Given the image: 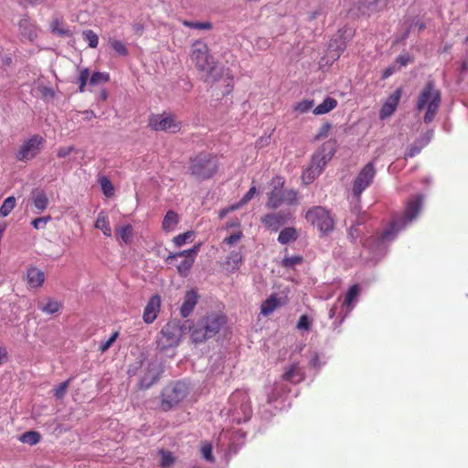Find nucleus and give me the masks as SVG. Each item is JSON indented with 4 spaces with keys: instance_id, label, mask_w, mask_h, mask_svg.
Listing matches in <instances>:
<instances>
[{
    "instance_id": "obj_1",
    "label": "nucleus",
    "mask_w": 468,
    "mask_h": 468,
    "mask_svg": "<svg viewBox=\"0 0 468 468\" xmlns=\"http://www.w3.org/2000/svg\"><path fill=\"white\" fill-rule=\"evenodd\" d=\"M423 203V196L412 197L406 205V209L401 216L393 218L389 226L381 235L368 239L364 247L373 254L374 260H378L386 252L387 244L392 241L399 231L413 221L420 214Z\"/></svg>"
},
{
    "instance_id": "obj_2",
    "label": "nucleus",
    "mask_w": 468,
    "mask_h": 468,
    "mask_svg": "<svg viewBox=\"0 0 468 468\" xmlns=\"http://www.w3.org/2000/svg\"><path fill=\"white\" fill-rule=\"evenodd\" d=\"M190 59L197 70L206 73L205 81L207 83L217 81L223 75V69L216 65L207 45L201 40L192 44Z\"/></svg>"
},
{
    "instance_id": "obj_3",
    "label": "nucleus",
    "mask_w": 468,
    "mask_h": 468,
    "mask_svg": "<svg viewBox=\"0 0 468 468\" xmlns=\"http://www.w3.org/2000/svg\"><path fill=\"white\" fill-rule=\"evenodd\" d=\"M441 102V94L433 80H429L420 91L415 108L418 112H425L423 121L431 122L438 113Z\"/></svg>"
},
{
    "instance_id": "obj_4",
    "label": "nucleus",
    "mask_w": 468,
    "mask_h": 468,
    "mask_svg": "<svg viewBox=\"0 0 468 468\" xmlns=\"http://www.w3.org/2000/svg\"><path fill=\"white\" fill-rule=\"evenodd\" d=\"M251 412L249 395L245 391L237 390L231 394L228 407L221 413L229 418L230 421L239 424L248 421Z\"/></svg>"
},
{
    "instance_id": "obj_5",
    "label": "nucleus",
    "mask_w": 468,
    "mask_h": 468,
    "mask_svg": "<svg viewBox=\"0 0 468 468\" xmlns=\"http://www.w3.org/2000/svg\"><path fill=\"white\" fill-rule=\"evenodd\" d=\"M226 324V317L212 313L201 318L191 329V339L194 343H202L215 336Z\"/></svg>"
},
{
    "instance_id": "obj_6",
    "label": "nucleus",
    "mask_w": 468,
    "mask_h": 468,
    "mask_svg": "<svg viewBox=\"0 0 468 468\" xmlns=\"http://www.w3.org/2000/svg\"><path fill=\"white\" fill-rule=\"evenodd\" d=\"M335 153V143L326 142L313 155L310 166L303 172L302 178L305 184L313 182L323 171Z\"/></svg>"
},
{
    "instance_id": "obj_7",
    "label": "nucleus",
    "mask_w": 468,
    "mask_h": 468,
    "mask_svg": "<svg viewBox=\"0 0 468 468\" xmlns=\"http://www.w3.org/2000/svg\"><path fill=\"white\" fill-rule=\"evenodd\" d=\"M376 167L373 162L365 165L354 178L351 187V203L355 207H358L361 201L362 193L368 188L376 176Z\"/></svg>"
},
{
    "instance_id": "obj_8",
    "label": "nucleus",
    "mask_w": 468,
    "mask_h": 468,
    "mask_svg": "<svg viewBox=\"0 0 468 468\" xmlns=\"http://www.w3.org/2000/svg\"><path fill=\"white\" fill-rule=\"evenodd\" d=\"M189 170L198 179L211 177L218 170L217 158L211 154L202 153L191 159Z\"/></svg>"
},
{
    "instance_id": "obj_9",
    "label": "nucleus",
    "mask_w": 468,
    "mask_h": 468,
    "mask_svg": "<svg viewBox=\"0 0 468 468\" xmlns=\"http://www.w3.org/2000/svg\"><path fill=\"white\" fill-rule=\"evenodd\" d=\"M186 327L181 325L177 321L168 322L158 334L156 338L157 347L160 350H165L170 347L176 346L183 335Z\"/></svg>"
},
{
    "instance_id": "obj_10",
    "label": "nucleus",
    "mask_w": 468,
    "mask_h": 468,
    "mask_svg": "<svg viewBox=\"0 0 468 468\" xmlns=\"http://www.w3.org/2000/svg\"><path fill=\"white\" fill-rule=\"evenodd\" d=\"M187 395V387L185 383L177 382L165 387L162 393L161 407L164 410H169Z\"/></svg>"
},
{
    "instance_id": "obj_11",
    "label": "nucleus",
    "mask_w": 468,
    "mask_h": 468,
    "mask_svg": "<svg viewBox=\"0 0 468 468\" xmlns=\"http://www.w3.org/2000/svg\"><path fill=\"white\" fill-rule=\"evenodd\" d=\"M308 222L316 227L321 232L327 233L334 228V219L328 210L315 207L308 210L305 216Z\"/></svg>"
},
{
    "instance_id": "obj_12",
    "label": "nucleus",
    "mask_w": 468,
    "mask_h": 468,
    "mask_svg": "<svg viewBox=\"0 0 468 468\" xmlns=\"http://www.w3.org/2000/svg\"><path fill=\"white\" fill-rule=\"evenodd\" d=\"M149 125L154 131L177 133L181 129V122L173 114H155L151 116Z\"/></svg>"
},
{
    "instance_id": "obj_13",
    "label": "nucleus",
    "mask_w": 468,
    "mask_h": 468,
    "mask_svg": "<svg viewBox=\"0 0 468 468\" xmlns=\"http://www.w3.org/2000/svg\"><path fill=\"white\" fill-rule=\"evenodd\" d=\"M44 138L40 135H33L28 140L25 141L16 154V157L19 161L27 162L36 157L43 144Z\"/></svg>"
},
{
    "instance_id": "obj_14",
    "label": "nucleus",
    "mask_w": 468,
    "mask_h": 468,
    "mask_svg": "<svg viewBox=\"0 0 468 468\" xmlns=\"http://www.w3.org/2000/svg\"><path fill=\"white\" fill-rule=\"evenodd\" d=\"M199 247H200L199 245H195L192 249L184 250L179 253L171 254L167 257L166 261H168L176 257H184V259L178 264L177 270L181 275L186 276V274L188 273L189 270L191 269V267L194 263L195 256L197 254V252L199 250Z\"/></svg>"
},
{
    "instance_id": "obj_15",
    "label": "nucleus",
    "mask_w": 468,
    "mask_h": 468,
    "mask_svg": "<svg viewBox=\"0 0 468 468\" xmlns=\"http://www.w3.org/2000/svg\"><path fill=\"white\" fill-rule=\"evenodd\" d=\"M273 182L277 186H275L274 188L269 193L266 207L275 209L284 204V197H282L283 190L278 187L279 186H282L283 181L281 177H276L273 179Z\"/></svg>"
},
{
    "instance_id": "obj_16",
    "label": "nucleus",
    "mask_w": 468,
    "mask_h": 468,
    "mask_svg": "<svg viewBox=\"0 0 468 468\" xmlns=\"http://www.w3.org/2000/svg\"><path fill=\"white\" fill-rule=\"evenodd\" d=\"M161 306V297L158 294L153 295L148 301L144 311V321L146 324L153 323L160 311Z\"/></svg>"
},
{
    "instance_id": "obj_17",
    "label": "nucleus",
    "mask_w": 468,
    "mask_h": 468,
    "mask_svg": "<svg viewBox=\"0 0 468 468\" xmlns=\"http://www.w3.org/2000/svg\"><path fill=\"white\" fill-rule=\"evenodd\" d=\"M288 214L282 212L269 213L261 218V222L268 229L277 231L288 221Z\"/></svg>"
},
{
    "instance_id": "obj_18",
    "label": "nucleus",
    "mask_w": 468,
    "mask_h": 468,
    "mask_svg": "<svg viewBox=\"0 0 468 468\" xmlns=\"http://www.w3.org/2000/svg\"><path fill=\"white\" fill-rule=\"evenodd\" d=\"M400 97L401 91L400 90H397L387 99L379 112V117L381 120H384L393 114L399 104Z\"/></svg>"
},
{
    "instance_id": "obj_19",
    "label": "nucleus",
    "mask_w": 468,
    "mask_h": 468,
    "mask_svg": "<svg viewBox=\"0 0 468 468\" xmlns=\"http://www.w3.org/2000/svg\"><path fill=\"white\" fill-rule=\"evenodd\" d=\"M304 378V373L299 367L298 363H293L285 368L282 375V379L292 384H297L303 381Z\"/></svg>"
},
{
    "instance_id": "obj_20",
    "label": "nucleus",
    "mask_w": 468,
    "mask_h": 468,
    "mask_svg": "<svg viewBox=\"0 0 468 468\" xmlns=\"http://www.w3.org/2000/svg\"><path fill=\"white\" fill-rule=\"evenodd\" d=\"M198 295L196 291H187L185 294L183 303L180 308V314L183 317H187L193 312L197 303Z\"/></svg>"
},
{
    "instance_id": "obj_21",
    "label": "nucleus",
    "mask_w": 468,
    "mask_h": 468,
    "mask_svg": "<svg viewBox=\"0 0 468 468\" xmlns=\"http://www.w3.org/2000/svg\"><path fill=\"white\" fill-rule=\"evenodd\" d=\"M61 307V302L51 297H47L37 303V308L46 314H55L59 312Z\"/></svg>"
},
{
    "instance_id": "obj_22",
    "label": "nucleus",
    "mask_w": 468,
    "mask_h": 468,
    "mask_svg": "<svg viewBox=\"0 0 468 468\" xmlns=\"http://www.w3.org/2000/svg\"><path fill=\"white\" fill-rule=\"evenodd\" d=\"M31 200L38 213L43 212L49 203V199L46 192L38 188H36L31 192Z\"/></svg>"
},
{
    "instance_id": "obj_23",
    "label": "nucleus",
    "mask_w": 468,
    "mask_h": 468,
    "mask_svg": "<svg viewBox=\"0 0 468 468\" xmlns=\"http://www.w3.org/2000/svg\"><path fill=\"white\" fill-rule=\"evenodd\" d=\"M27 281L30 287L38 288L45 282V273L36 267H31L27 270Z\"/></svg>"
},
{
    "instance_id": "obj_24",
    "label": "nucleus",
    "mask_w": 468,
    "mask_h": 468,
    "mask_svg": "<svg viewBox=\"0 0 468 468\" xmlns=\"http://www.w3.org/2000/svg\"><path fill=\"white\" fill-rule=\"evenodd\" d=\"M94 227L95 229H100L105 237H112V231L110 225L109 217L105 211H101L98 214Z\"/></svg>"
},
{
    "instance_id": "obj_25",
    "label": "nucleus",
    "mask_w": 468,
    "mask_h": 468,
    "mask_svg": "<svg viewBox=\"0 0 468 468\" xmlns=\"http://www.w3.org/2000/svg\"><path fill=\"white\" fill-rule=\"evenodd\" d=\"M117 240L124 244H130L133 237V228L131 224L118 226L115 229Z\"/></svg>"
},
{
    "instance_id": "obj_26",
    "label": "nucleus",
    "mask_w": 468,
    "mask_h": 468,
    "mask_svg": "<svg viewBox=\"0 0 468 468\" xmlns=\"http://www.w3.org/2000/svg\"><path fill=\"white\" fill-rule=\"evenodd\" d=\"M432 136V132H428L425 133L423 137L417 140L408 150L406 156L407 157H413L416 154H418L421 149L429 144L431 141V138Z\"/></svg>"
},
{
    "instance_id": "obj_27",
    "label": "nucleus",
    "mask_w": 468,
    "mask_h": 468,
    "mask_svg": "<svg viewBox=\"0 0 468 468\" xmlns=\"http://www.w3.org/2000/svg\"><path fill=\"white\" fill-rule=\"evenodd\" d=\"M281 304L282 303L277 296L275 294H271L261 303V313L264 316L270 315L274 312V310L281 306Z\"/></svg>"
},
{
    "instance_id": "obj_28",
    "label": "nucleus",
    "mask_w": 468,
    "mask_h": 468,
    "mask_svg": "<svg viewBox=\"0 0 468 468\" xmlns=\"http://www.w3.org/2000/svg\"><path fill=\"white\" fill-rule=\"evenodd\" d=\"M337 105V101L335 99L327 97L322 103H320L317 107L313 110V112L315 115H322L329 112L333 109H335Z\"/></svg>"
},
{
    "instance_id": "obj_29",
    "label": "nucleus",
    "mask_w": 468,
    "mask_h": 468,
    "mask_svg": "<svg viewBox=\"0 0 468 468\" xmlns=\"http://www.w3.org/2000/svg\"><path fill=\"white\" fill-rule=\"evenodd\" d=\"M177 223L178 215L175 211L169 210L164 218L162 227L165 231L169 232L175 229Z\"/></svg>"
},
{
    "instance_id": "obj_30",
    "label": "nucleus",
    "mask_w": 468,
    "mask_h": 468,
    "mask_svg": "<svg viewBox=\"0 0 468 468\" xmlns=\"http://www.w3.org/2000/svg\"><path fill=\"white\" fill-rule=\"evenodd\" d=\"M19 28L22 36L28 38L30 41L37 37V29L31 25L28 20L23 19L19 22Z\"/></svg>"
},
{
    "instance_id": "obj_31",
    "label": "nucleus",
    "mask_w": 468,
    "mask_h": 468,
    "mask_svg": "<svg viewBox=\"0 0 468 468\" xmlns=\"http://www.w3.org/2000/svg\"><path fill=\"white\" fill-rule=\"evenodd\" d=\"M297 239V231L294 228H284L279 234L278 241L281 244H287Z\"/></svg>"
},
{
    "instance_id": "obj_32",
    "label": "nucleus",
    "mask_w": 468,
    "mask_h": 468,
    "mask_svg": "<svg viewBox=\"0 0 468 468\" xmlns=\"http://www.w3.org/2000/svg\"><path fill=\"white\" fill-rule=\"evenodd\" d=\"M158 379V370L153 367L149 372L141 379L140 387L142 388H148Z\"/></svg>"
},
{
    "instance_id": "obj_33",
    "label": "nucleus",
    "mask_w": 468,
    "mask_h": 468,
    "mask_svg": "<svg viewBox=\"0 0 468 468\" xmlns=\"http://www.w3.org/2000/svg\"><path fill=\"white\" fill-rule=\"evenodd\" d=\"M50 30L60 37H69L70 35V31L63 27L62 22L58 18H54L51 21Z\"/></svg>"
},
{
    "instance_id": "obj_34",
    "label": "nucleus",
    "mask_w": 468,
    "mask_h": 468,
    "mask_svg": "<svg viewBox=\"0 0 468 468\" xmlns=\"http://www.w3.org/2000/svg\"><path fill=\"white\" fill-rule=\"evenodd\" d=\"M159 455L161 457L160 466L162 468H170L176 463V457L172 452L165 450L159 451Z\"/></svg>"
},
{
    "instance_id": "obj_35",
    "label": "nucleus",
    "mask_w": 468,
    "mask_h": 468,
    "mask_svg": "<svg viewBox=\"0 0 468 468\" xmlns=\"http://www.w3.org/2000/svg\"><path fill=\"white\" fill-rule=\"evenodd\" d=\"M16 204V200L14 197H8L7 198H5L0 207V217L1 218L7 217L11 213V211L15 208Z\"/></svg>"
},
{
    "instance_id": "obj_36",
    "label": "nucleus",
    "mask_w": 468,
    "mask_h": 468,
    "mask_svg": "<svg viewBox=\"0 0 468 468\" xmlns=\"http://www.w3.org/2000/svg\"><path fill=\"white\" fill-rule=\"evenodd\" d=\"M256 192H257L256 187H255V186H251V187L250 188V190H249V191H248V192L243 196V197L240 199V201L239 202V204H238V205H236V206H232V207H231L230 208H229V209L222 210V211L220 212V217H221V218H222V217H224V215H226V214H227V212H228L229 210H234V209L238 208L239 207H240L241 205H244V204H246L247 202H249V201H250V199H252V197L255 196Z\"/></svg>"
},
{
    "instance_id": "obj_37",
    "label": "nucleus",
    "mask_w": 468,
    "mask_h": 468,
    "mask_svg": "<svg viewBox=\"0 0 468 468\" xmlns=\"http://www.w3.org/2000/svg\"><path fill=\"white\" fill-rule=\"evenodd\" d=\"M19 440L23 443H27L29 445H36L40 441V435L37 431H26L20 436Z\"/></svg>"
},
{
    "instance_id": "obj_38",
    "label": "nucleus",
    "mask_w": 468,
    "mask_h": 468,
    "mask_svg": "<svg viewBox=\"0 0 468 468\" xmlns=\"http://www.w3.org/2000/svg\"><path fill=\"white\" fill-rule=\"evenodd\" d=\"M242 262V256L239 252H231L228 258L226 263L230 266L232 271H237Z\"/></svg>"
},
{
    "instance_id": "obj_39",
    "label": "nucleus",
    "mask_w": 468,
    "mask_h": 468,
    "mask_svg": "<svg viewBox=\"0 0 468 468\" xmlns=\"http://www.w3.org/2000/svg\"><path fill=\"white\" fill-rule=\"evenodd\" d=\"M200 452L202 455V458L208 462L213 463L214 462V456L212 454V446L209 442L205 441L201 444Z\"/></svg>"
},
{
    "instance_id": "obj_40",
    "label": "nucleus",
    "mask_w": 468,
    "mask_h": 468,
    "mask_svg": "<svg viewBox=\"0 0 468 468\" xmlns=\"http://www.w3.org/2000/svg\"><path fill=\"white\" fill-rule=\"evenodd\" d=\"M193 237H194L193 231H186L183 234H179V235L176 236L173 239V242L175 243V245L176 247H181L184 244H186V242L192 240Z\"/></svg>"
},
{
    "instance_id": "obj_41",
    "label": "nucleus",
    "mask_w": 468,
    "mask_h": 468,
    "mask_svg": "<svg viewBox=\"0 0 468 468\" xmlns=\"http://www.w3.org/2000/svg\"><path fill=\"white\" fill-rule=\"evenodd\" d=\"M314 107L313 100H303L296 103L293 107L294 111L299 113H305Z\"/></svg>"
},
{
    "instance_id": "obj_42",
    "label": "nucleus",
    "mask_w": 468,
    "mask_h": 468,
    "mask_svg": "<svg viewBox=\"0 0 468 468\" xmlns=\"http://www.w3.org/2000/svg\"><path fill=\"white\" fill-rule=\"evenodd\" d=\"M359 293V286L357 284L353 285L347 292L344 304L349 306L357 298Z\"/></svg>"
},
{
    "instance_id": "obj_43",
    "label": "nucleus",
    "mask_w": 468,
    "mask_h": 468,
    "mask_svg": "<svg viewBox=\"0 0 468 468\" xmlns=\"http://www.w3.org/2000/svg\"><path fill=\"white\" fill-rule=\"evenodd\" d=\"M182 23L186 27L200 29V30H207L212 27V25L209 22H191V21L184 20Z\"/></svg>"
},
{
    "instance_id": "obj_44",
    "label": "nucleus",
    "mask_w": 468,
    "mask_h": 468,
    "mask_svg": "<svg viewBox=\"0 0 468 468\" xmlns=\"http://www.w3.org/2000/svg\"><path fill=\"white\" fill-rule=\"evenodd\" d=\"M109 80V74L103 72H94L90 78V84L92 86L98 85Z\"/></svg>"
},
{
    "instance_id": "obj_45",
    "label": "nucleus",
    "mask_w": 468,
    "mask_h": 468,
    "mask_svg": "<svg viewBox=\"0 0 468 468\" xmlns=\"http://www.w3.org/2000/svg\"><path fill=\"white\" fill-rule=\"evenodd\" d=\"M282 197H284V204L293 205L297 203L298 193L293 189L283 190Z\"/></svg>"
},
{
    "instance_id": "obj_46",
    "label": "nucleus",
    "mask_w": 468,
    "mask_h": 468,
    "mask_svg": "<svg viewBox=\"0 0 468 468\" xmlns=\"http://www.w3.org/2000/svg\"><path fill=\"white\" fill-rule=\"evenodd\" d=\"M100 185L103 194L107 197H111L113 194V186L112 182L105 176L100 179Z\"/></svg>"
},
{
    "instance_id": "obj_47",
    "label": "nucleus",
    "mask_w": 468,
    "mask_h": 468,
    "mask_svg": "<svg viewBox=\"0 0 468 468\" xmlns=\"http://www.w3.org/2000/svg\"><path fill=\"white\" fill-rule=\"evenodd\" d=\"M83 37L88 41L89 47L96 48L99 44V37L92 30L83 31Z\"/></svg>"
},
{
    "instance_id": "obj_48",
    "label": "nucleus",
    "mask_w": 468,
    "mask_h": 468,
    "mask_svg": "<svg viewBox=\"0 0 468 468\" xmlns=\"http://www.w3.org/2000/svg\"><path fill=\"white\" fill-rule=\"evenodd\" d=\"M111 47L112 49L117 52L119 55L125 56L127 54V48L125 45L117 39H112L110 41Z\"/></svg>"
},
{
    "instance_id": "obj_49",
    "label": "nucleus",
    "mask_w": 468,
    "mask_h": 468,
    "mask_svg": "<svg viewBox=\"0 0 468 468\" xmlns=\"http://www.w3.org/2000/svg\"><path fill=\"white\" fill-rule=\"evenodd\" d=\"M69 382H70V379H68V380L60 383L56 388H54V396L57 399H62L65 396L67 389L69 386Z\"/></svg>"
},
{
    "instance_id": "obj_50",
    "label": "nucleus",
    "mask_w": 468,
    "mask_h": 468,
    "mask_svg": "<svg viewBox=\"0 0 468 468\" xmlns=\"http://www.w3.org/2000/svg\"><path fill=\"white\" fill-rule=\"evenodd\" d=\"M89 76H90V72H89L88 69H84L80 71L79 79H78L79 90L80 92L84 91V88L87 84Z\"/></svg>"
},
{
    "instance_id": "obj_51",
    "label": "nucleus",
    "mask_w": 468,
    "mask_h": 468,
    "mask_svg": "<svg viewBox=\"0 0 468 468\" xmlns=\"http://www.w3.org/2000/svg\"><path fill=\"white\" fill-rule=\"evenodd\" d=\"M50 220H51L50 216L41 217V218H35L34 220H32L31 225L36 229H44L46 227L47 223H48Z\"/></svg>"
},
{
    "instance_id": "obj_52",
    "label": "nucleus",
    "mask_w": 468,
    "mask_h": 468,
    "mask_svg": "<svg viewBox=\"0 0 468 468\" xmlns=\"http://www.w3.org/2000/svg\"><path fill=\"white\" fill-rule=\"evenodd\" d=\"M303 261V258L301 256H292V257H285L282 260V266L286 268H292Z\"/></svg>"
},
{
    "instance_id": "obj_53",
    "label": "nucleus",
    "mask_w": 468,
    "mask_h": 468,
    "mask_svg": "<svg viewBox=\"0 0 468 468\" xmlns=\"http://www.w3.org/2000/svg\"><path fill=\"white\" fill-rule=\"evenodd\" d=\"M119 335V333L118 332H114L112 336L105 342H101V345H100V350L101 353H104L106 352L111 346L115 342V340L117 339Z\"/></svg>"
},
{
    "instance_id": "obj_54",
    "label": "nucleus",
    "mask_w": 468,
    "mask_h": 468,
    "mask_svg": "<svg viewBox=\"0 0 468 468\" xmlns=\"http://www.w3.org/2000/svg\"><path fill=\"white\" fill-rule=\"evenodd\" d=\"M311 320L306 314H303L300 316V319L297 323V328L299 330H309L311 326Z\"/></svg>"
},
{
    "instance_id": "obj_55",
    "label": "nucleus",
    "mask_w": 468,
    "mask_h": 468,
    "mask_svg": "<svg viewBox=\"0 0 468 468\" xmlns=\"http://www.w3.org/2000/svg\"><path fill=\"white\" fill-rule=\"evenodd\" d=\"M411 60H412V58L408 53H403V54H400L396 58V64L399 65L397 67L399 69L400 68L407 66Z\"/></svg>"
},
{
    "instance_id": "obj_56",
    "label": "nucleus",
    "mask_w": 468,
    "mask_h": 468,
    "mask_svg": "<svg viewBox=\"0 0 468 468\" xmlns=\"http://www.w3.org/2000/svg\"><path fill=\"white\" fill-rule=\"evenodd\" d=\"M243 237V234L241 231H237L236 233H233L229 235V237L224 239V243L228 245H234L238 241L240 240V239Z\"/></svg>"
},
{
    "instance_id": "obj_57",
    "label": "nucleus",
    "mask_w": 468,
    "mask_h": 468,
    "mask_svg": "<svg viewBox=\"0 0 468 468\" xmlns=\"http://www.w3.org/2000/svg\"><path fill=\"white\" fill-rule=\"evenodd\" d=\"M335 48L336 49L335 58H338L340 53L345 50L346 45L344 44V42H340V44H337L336 40L334 39L329 44V50H330V52H332L333 48Z\"/></svg>"
},
{
    "instance_id": "obj_58",
    "label": "nucleus",
    "mask_w": 468,
    "mask_h": 468,
    "mask_svg": "<svg viewBox=\"0 0 468 468\" xmlns=\"http://www.w3.org/2000/svg\"><path fill=\"white\" fill-rule=\"evenodd\" d=\"M73 152H77L74 146L60 147L57 152V155L59 158H64Z\"/></svg>"
},
{
    "instance_id": "obj_59",
    "label": "nucleus",
    "mask_w": 468,
    "mask_h": 468,
    "mask_svg": "<svg viewBox=\"0 0 468 468\" xmlns=\"http://www.w3.org/2000/svg\"><path fill=\"white\" fill-rule=\"evenodd\" d=\"M399 69V68L397 67V65H392L388 68H387L384 71H383V79H387L388 77H390L394 72H396L397 70Z\"/></svg>"
},
{
    "instance_id": "obj_60",
    "label": "nucleus",
    "mask_w": 468,
    "mask_h": 468,
    "mask_svg": "<svg viewBox=\"0 0 468 468\" xmlns=\"http://www.w3.org/2000/svg\"><path fill=\"white\" fill-rule=\"evenodd\" d=\"M330 128H331V125L329 123L324 124L321 127L319 133L316 135V138H321V137L327 136V133H328Z\"/></svg>"
},
{
    "instance_id": "obj_61",
    "label": "nucleus",
    "mask_w": 468,
    "mask_h": 468,
    "mask_svg": "<svg viewBox=\"0 0 468 468\" xmlns=\"http://www.w3.org/2000/svg\"><path fill=\"white\" fill-rule=\"evenodd\" d=\"M230 434L228 431H223L218 438V442L224 444L226 441H230Z\"/></svg>"
},
{
    "instance_id": "obj_62",
    "label": "nucleus",
    "mask_w": 468,
    "mask_h": 468,
    "mask_svg": "<svg viewBox=\"0 0 468 468\" xmlns=\"http://www.w3.org/2000/svg\"><path fill=\"white\" fill-rule=\"evenodd\" d=\"M359 227L358 226H352L349 229V235L353 238V239H356L357 236H358V233H359Z\"/></svg>"
},
{
    "instance_id": "obj_63",
    "label": "nucleus",
    "mask_w": 468,
    "mask_h": 468,
    "mask_svg": "<svg viewBox=\"0 0 468 468\" xmlns=\"http://www.w3.org/2000/svg\"><path fill=\"white\" fill-rule=\"evenodd\" d=\"M7 360V351L5 348H0V365H3Z\"/></svg>"
},
{
    "instance_id": "obj_64",
    "label": "nucleus",
    "mask_w": 468,
    "mask_h": 468,
    "mask_svg": "<svg viewBox=\"0 0 468 468\" xmlns=\"http://www.w3.org/2000/svg\"><path fill=\"white\" fill-rule=\"evenodd\" d=\"M310 364H311L313 367H318V365H319V357H318V355H316V354H315V355L312 357V359L310 360Z\"/></svg>"
}]
</instances>
